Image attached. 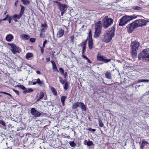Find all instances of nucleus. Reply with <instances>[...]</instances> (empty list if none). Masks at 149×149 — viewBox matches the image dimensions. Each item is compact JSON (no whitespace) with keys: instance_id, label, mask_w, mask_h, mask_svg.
I'll return each mask as SVG.
<instances>
[{"instance_id":"obj_45","label":"nucleus","mask_w":149,"mask_h":149,"mask_svg":"<svg viewBox=\"0 0 149 149\" xmlns=\"http://www.w3.org/2000/svg\"><path fill=\"white\" fill-rule=\"evenodd\" d=\"M59 70L60 72H61V74H63L64 72V70L62 68H60L59 69Z\"/></svg>"},{"instance_id":"obj_11","label":"nucleus","mask_w":149,"mask_h":149,"mask_svg":"<svg viewBox=\"0 0 149 149\" xmlns=\"http://www.w3.org/2000/svg\"><path fill=\"white\" fill-rule=\"evenodd\" d=\"M97 60L100 61H102L105 63L109 62L111 61L110 59H106L104 56H102L100 54H98L97 56Z\"/></svg>"},{"instance_id":"obj_41","label":"nucleus","mask_w":149,"mask_h":149,"mask_svg":"<svg viewBox=\"0 0 149 149\" xmlns=\"http://www.w3.org/2000/svg\"><path fill=\"white\" fill-rule=\"evenodd\" d=\"M18 87L23 90H24L26 89V88L23 86L22 85H20L18 86Z\"/></svg>"},{"instance_id":"obj_36","label":"nucleus","mask_w":149,"mask_h":149,"mask_svg":"<svg viewBox=\"0 0 149 149\" xmlns=\"http://www.w3.org/2000/svg\"><path fill=\"white\" fill-rule=\"evenodd\" d=\"M51 89L53 93H57L55 89L53 87H51Z\"/></svg>"},{"instance_id":"obj_40","label":"nucleus","mask_w":149,"mask_h":149,"mask_svg":"<svg viewBox=\"0 0 149 149\" xmlns=\"http://www.w3.org/2000/svg\"><path fill=\"white\" fill-rule=\"evenodd\" d=\"M10 16L9 15H6V17L4 18L3 19H1V20H2V21H5L6 20H7V19H8L9 18V17Z\"/></svg>"},{"instance_id":"obj_61","label":"nucleus","mask_w":149,"mask_h":149,"mask_svg":"<svg viewBox=\"0 0 149 149\" xmlns=\"http://www.w3.org/2000/svg\"><path fill=\"white\" fill-rule=\"evenodd\" d=\"M0 93H5V92H0Z\"/></svg>"},{"instance_id":"obj_42","label":"nucleus","mask_w":149,"mask_h":149,"mask_svg":"<svg viewBox=\"0 0 149 149\" xmlns=\"http://www.w3.org/2000/svg\"><path fill=\"white\" fill-rule=\"evenodd\" d=\"M0 124L2 125H3L5 126H6V123H5L3 120H0Z\"/></svg>"},{"instance_id":"obj_16","label":"nucleus","mask_w":149,"mask_h":149,"mask_svg":"<svg viewBox=\"0 0 149 149\" xmlns=\"http://www.w3.org/2000/svg\"><path fill=\"white\" fill-rule=\"evenodd\" d=\"M148 143L145 140H143L142 141V144H141V142H139V144L141 147V149H143L144 147L148 144Z\"/></svg>"},{"instance_id":"obj_19","label":"nucleus","mask_w":149,"mask_h":149,"mask_svg":"<svg viewBox=\"0 0 149 149\" xmlns=\"http://www.w3.org/2000/svg\"><path fill=\"white\" fill-rule=\"evenodd\" d=\"M22 15L20 13L18 15L17 14L14 15L13 16V18L15 21L17 22V19H19L21 17Z\"/></svg>"},{"instance_id":"obj_54","label":"nucleus","mask_w":149,"mask_h":149,"mask_svg":"<svg viewBox=\"0 0 149 149\" xmlns=\"http://www.w3.org/2000/svg\"><path fill=\"white\" fill-rule=\"evenodd\" d=\"M86 59L87 60V61L88 62H89V63H91V62L90 61L88 58H86Z\"/></svg>"},{"instance_id":"obj_37","label":"nucleus","mask_w":149,"mask_h":149,"mask_svg":"<svg viewBox=\"0 0 149 149\" xmlns=\"http://www.w3.org/2000/svg\"><path fill=\"white\" fill-rule=\"evenodd\" d=\"M53 2L54 3H56L58 7L60 6V4H61V3L60 2L58 1H57L54 0L53 1Z\"/></svg>"},{"instance_id":"obj_39","label":"nucleus","mask_w":149,"mask_h":149,"mask_svg":"<svg viewBox=\"0 0 149 149\" xmlns=\"http://www.w3.org/2000/svg\"><path fill=\"white\" fill-rule=\"evenodd\" d=\"M68 88V84L67 83H65L64 86V88L65 90H66Z\"/></svg>"},{"instance_id":"obj_27","label":"nucleus","mask_w":149,"mask_h":149,"mask_svg":"<svg viewBox=\"0 0 149 149\" xmlns=\"http://www.w3.org/2000/svg\"><path fill=\"white\" fill-rule=\"evenodd\" d=\"M33 56V54L31 53H27L26 55V57L27 59H28Z\"/></svg>"},{"instance_id":"obj_58","label":"nucleus","mask_w":149,"mask_h":149,"mask_svg":"<svg viewBox=\"0 0 149 149\" xmlns=\"http://www.w3.org/2000/svg\"><path fill=\"white\" fill-rule=\"evenodd\" d=\"M82 57H83L84 58H85V59H86V58H87V57H86V56H84V55H83L82 56Z\"/></svg>"},{"instance_id":"obj_35","label":"nucleus","mask_w":149,"mask_h":149,"mask_svg":"<svg viewBox=\"0 0 149 149\" xmlns=\"http://www.w3.org/2000/svg\"><path fill=\"white\" fill-rule=\"evenodd\" d=\"M59 81H60V82L62 84H64V81L63 80V79L61 77H59Z\"/></svg>"},{"instance_id":"obj_59","label":"nucleus","mask_w":149,"mask_h":149,"mask_svg":"<svg viewBox=\"0 0 149 149\" xmlns=\"http://www.w3.org/2000/svg\"><path fill=\"white\" fill-rule=\"evenodd\" d=\"M18 1H16L15 3V5L16 6L17 5V4L18 3Z\"/></svg>"},{"instance_id":"obj_12","label":"nucleus","mask_w":149,"mask_h":149,"mask_svg":"<svg viewBox=\"0 0 149 149\" xmlns=\"http://www.w3.org/2000/svg\"><path fill=\"white\" fill-rule=\"evenodd\" d=\"M31 114L35 117H39L41 115V113L36 110L34 108H32L30 111Z\"/></svg>"},{"instance_id":"obj_28","label":"nucleus","mask_w":149,"mask_h":149,"mask_svg":"<svg viewBox=\"0 0 149 149\" xmlns=\"http://www.w3.org/2000/svg\"><path fill=\"white\" fill-rule=\"evenodd\" d=\"M33 91V90L31 88H29L28 90H25L23 92V93H29L32 92Z\"/></svg>"},{"instance_id":"obj_48","label":"nucleus","mask_w":149,"mask_h":149,"mask_svg":"<svg viewBox=\"0 0 149 149\" xmlns=\"http://www.w3.org/2000/svg\"><path fill=\"white\" fill-rule=\"evenodd\" d=\"M8 19V20L9 23H10L11 20V17L10 16L9 17V18Z\"/></svg>"},{"instance_id":"obj_53","label":"nucleus","mask_w":149,"mask_h":149,"mask_svg":"<svg viewBox=\"0 0 149 149\" xmlns=\"http://www.w3.org/2000/svg\"><path fill=\"white\" fill-rule=\"evenodd\" d=\"M143 79H141L140 80H139L137 81V82L138 83H140L141 82H142Z\"/></svg>"},{"instance_id":"obj_22","label":"nucleus","mask_w":149,"mask_h":149,"mask_svg":"<svg viewBox=\"0 0 149 149\" xmlns=\"http://www.w3.org/2000/svg\"><path fill=\"white\" fill-rule=\"evenodd\" d=\"M79 106L80 107L81 109H83L84 111H86V109L84 103L82 102H79Z\"/></svg>"},{"instance_id":"obj_33","label":"nucleus","mask_w":149,"mask_h":149,"mask_svg":"<svg viewBox=\"0 0 149 149\" xmlns=\"http://www.w3.org/2000/svg\"><path fill=\"white\" fill-rule=\"evenodd\" d=\"M21 9L20 13L22 15L24 10V7L22 5L21 6Z\"/></svg>"},{"instance_id":"obj_21","label":"nucleus","mask_w":149,"mask_h":149,"mask_svg":"<svg viewBox=\"0 0 149 149\" xmlns=\"http://www.w3.org/2000/svg\"><path fill=\"white\" fill-rule=\"evenodd\" d=\"M51 62L52 63V65L53 69L55 71H57L58 72L55 62L53 61H51Z\"/></svg>"},{"instance_id":"obj_38","label":"nucleus","mask_w":149,"mask_h":149,"mask_svg":"<svg viewBox=\"0 0 149 149\" xmlns=\"http://www.w3.org/2000/svg\"><path fill=\"white\" fill-rule=\"evenodd\" d=\"M99 125L101 127H103L104 126V125L103 123L101 120H100L99 121Z\"/></svg>"},{"instance_id":"obj_6","label":"nucleus","mask_w":149,"mask_h":149,"mask_svg":"<svg viewBox=\"0 0 149 149\" xmlns=\"http://www.w3.org/2000/svg\"><path fill=\"white\" fill-rule=\"evenodd\" d=\"M101 29V22L98 21L96 23L95 27V32L94 37L97 38L100 35V31Z\"/></svg>"},{"instance_id":"obj_30","label":"nucleus","mask_w":149,"mask_h":149,"mask_svg":"<svg viewBox=\"0 0 149 149\" xmlns=\"http://www.w3.org/2000/svg\"><path fill=\"white\" fill-rule=\"evenodd\" d=\"M23 3L25 5L29 4L30 2L28 0H21Z\"/></svg>"},{"instance_id":"obj_20","label":"nucleus","mask_w":149,"mask_h":149,"mask_svg":"<svg viewBox=\"0 0 149 149\" xmlns=\"http://www.w3.org/2000/svg\"><path fill=\"white\" fill-rule=\"evenodd\" d=\"M86 42H83V43H81V45L82 47V53H83L84 52V51L86 50Z\"/></svg>"},{"instance_id":"obj_8","label":"nucleus","mask_w":149,"mask_h":149,"mask_svg":"<svg viewBox=\"0 0 149 149\" xmlns=\"http://www.w3.org/2000/svg\"><path fill=\"white\" fill-rule=\"evenodd\" d=\"M8 44L12 48L11 51L13 54H15L17 52L19 53L20 52L21 49L14 43H8Z\"/></svg>"},{"instance_id":"obj_24","label":"nucleus","mask_w":149,"mask_h":149,"mask_svg":"<svg viewBox=\"0 0 149 149\" xmlns=\"http://www.w3.org/2000/svg\"><path fill=\"white\" fill-rule=\"evenodd\" d=\"M66 98V97L62 96L61 98V101L62 103L63 106L64 105V102L65 99Z\"/></svg>"},{"instance_id":"obj_55","label":"nucleus","mask_w":149,"mask_h":149,"mask_svg":"<svg viewBox=\"0 0 149 149\" xmlns=\"http://www.w3.org/2000/svg\"><path fill=\"white\" fill-rule=\"evenodd\" d=\"M65 11H61V15H63L64 14V13Z\"/></svg>"},{"instance_id":"obj_25","label":"nucleus","mask_w":149,"mask_h":149,"mask_svg":"<svg viewBox=\"0 0 149 149\" xmlns=\"http://www.w3.org/2000/svg\"><path fill=\"white\" fill-rule=\"evenodd\" d=\"M105 75L107 78L109 79L111 78V74L110 72H107L105 74Z\"/></svg>"},{"instance_id":"obj_26","label":"nucleus","mask_w":149,"mask_h":149,"mask_svg":"<svg viewBox=\"0 0 149 149\" xmlns=\"http://www.w3.org/2000/svg\"><path fill=\"white\" fill-rule=\"evenodd\" d=\"M37 84L40 86H42L43 83L42 81H41L39 78L37 79Z\"/></svg>"},{"instance_id":"obj_5","label":"nucleus","mask_w":149,"mask_h":149,"mask_svg":"<svg viewBox=\"0 0 149 149\" xmlns=\"http://www.w3.org/2000/svg\"><path fill=\"white\" fill-rule=\"evenodd\" d=\"M103 22V26L104 28L106 29L112 24L113 20L111 18H109L108 16H106L104 18Z\"/></svg>"},{"instance_id":"obj_31","label":"nucleus","mask_w":149,"mask_h":149,"mask_svg":"<svg viewBox=\"0 0 149 149\" xmlns=\"http://www.w3.org/2000/svg\"><path fill=\"white\" fill-rule=\"evenodd\" d=\"M132 8L134 10H140L142 9L141 8V7L136 6H133Z\"/></svg>"},{"instance_id":"obj_62","label":"nucleus","mask_w":149,"mask_h":149,"mask_svg":"<svg viewBox=\"0 0 149 149\" xmlns=\"http://www.w3.org/2000/svg\"><path fill=\"white\" fill-rule=\"evenodd\" d=\"M6 13H7V12H5V13H4V15H6Z\"/></svg>"},{"instance_id":"obj_18","label":"nucleus","mask_w":149,"mask_h":149,"mask_svg":"<svg viewBox=\"0 0 149 149\" xmlns=\"http://www.w3.org/2000/svg\"><path fill=\"white\" fill-rule=\"evenodd\" d=\"M20 38L23 40H27L29 39V36L26 34H22L20 35Z\"/></svg>"},{"instance_id":"obj_63","label":"nucleus","mask_w":149,"mask_h":149,"mask_svg":"<svg viewBox=\"0 0 149 149\" xmlns=\"http://www.w3.org/2000/svg\"><path fill=\"white\" fill-rule=\"evenodd\" d=\"M54 94V95H57V94H56V93Z\"/></svg>"},{"instance_id":"obj_13","label":"nucleus","mask_w":149,"mask_h":149,"mask_svg":"<svg viewBox=\"0 0 149 149\" xmlns=\"http://www.w3.org/2000/svg\"><path fill=\"white\" fill-rule=\"evenodd\" d=\"M58 7L61 11H66L68 8L67 5L61 3Z\"/></svg>"},{"instance_id":"obj_9","label":"nucleus","mask_w":149,"mask_h":149,"mask_svg":"<svg viewBox=\"0 0 149 149\" xmlns=\"http://www.w3.org/2000/svg\"><path fill=\"white\" fill-rule=\"evenodd\" d=\"M87 40L88 41V45L89 49H91L93 48V40L92 38L91 31V30H89L88 33V36L87 38Z\"/></svg>"},{"instance_id":"obj_46","label":"nucleus","mask_w":149,"mask_h":149,"mask_svg":"<svg viewBox=\"0 0 149 149\" xmlns=\"http://www.w3.org/2000/svg\"><path fill=\"white\" fill-rule=\"evenodd\" d=\"M33 82L32 84L33 85H36L37 83V79H34L33 81Z\"/></svg>"},{"instance_id":"obj_47","label":"nucleus","mask_w":149,"mask_h":149,"mask_svg":"<svg viewBox=\"0 0 149 149\" xmlns=\"http://www.w3.org/2000/svg\"><path fill=\"white\" fill-rule=\"evenodd\" d=\"M149 82V80L143 79L142 82L148 83Z\"/></svg>"},{"instance_id":"obj_15","label":"nucleus","mask_w":149,"mask_h":149,"mask_svg":"<svg viewBox=\"0 0 149 149\" xmlns=\"http://www.w3.org/2000/svg\"><path fill=\"white\" fill-rule=\"evenodd\" d=\"M64 31L62 29H58L57 33V36L58 38H60L62 37L63 35Z\"/></svg>"},{"instance_id":"obj_57","label":"nucleus","mask_w":149,"mask_h":149,"mask_svg":"<svg viewBox=\"0 0 149 149\" xmlns=\"http://www.w3.org/2000/svg\"><path fill=\"white\" fill-rule=\"evenodd\" d=\"M36 73L38 74H40V71H37L36 72Z\"/></svg>"},{"instance_id":"obj_32","label":"nucleus","mask_w":149,"mask_h":149,"mask_svg":"<svg viewBox=\"0 0 149 149\" xmlns=\"http://www.w3.org/2000/svg\"><path fill=\"white\" fill-rule=\"evenodd\" d=\"M69 144L72 147H74L76 145V144L74 143V141H70L69 142Z\"/></svg>"},{"instance_id":"obj_60","label":"nucleus","mask_w":149,"mask_h":149,"mask_svg":"<svg viewBox=\"0 0 149 149\" xmlns=\"http://www.w3.org/2000/svg\"><path fill=\"white\" fill-rule=\"evenodd\" d=\"M6 94L8 95V96L12 97V96L10 94L8 93V94Z\"/></svg>"},{"instance_id":"obj_7","label":"nucleus","mask_w":149,"mask_h":149,"mask_svg":"<svg viewBox=\"0 0 149 149\" xmlns=\"http://www.w3.org/2000/svg\"><path fill=\"white\" fill-rule=\"evenodd\" d=\"M137 27L145 26L148 21L144 19H139L134 22Z\"/></svg>"},{"instance_id":"obj_44","label":"nucleus","mask_w":149,"mask_h":149,"mask_svg":"<svg viewBox=\"0 0 149 149\" xmlns=\"http://www.w3.org/2000/svg\"><path fill=\"white\" fill-rule=\"evenodd\" d=\"M30 41L32 42H34L35 41L36 39L34 38H31L30 39Z\"/></svg>"},{"instance_id":"obj_2","label":"nucleus","mask_w":149,"mask_h":149,"mask_svg":"<svg viewBox=\"0 0 149 149\" xmlns=\"http://www.w3.org/2000/svg\"><path fill=\"white\" fill-rule=\"evenodd\" d=\"M139 15H125L120 19L119 25L123 26L126 24L130 21L137 18Z\"/></svg>"},{"instance_id":"obj_52","label":"nucleus","mask_w":149,"mask_h":149,"mask_svg":"<svg viewBox=\"0 0 149 149\" xmlns=\"http://www.w3.org/2000/svg\"><path fill=\"white\" fill-rule=\"evenodd\" d=\"M42 32H41L40 34V36L41 38H43L44 36H42Z\"/></svg>"},{"instance_id":"obj_34","label":"nucleus","mask_w":149,"mask_h":149,"mask_svg":"<svg viewBox=\"0 0 149 149\" xmlns=\"http://www.w3.org/2000/svg\"><path fill=\"white\" fill-rule=\"evenodd\" d=\"M86 143L88 146H90L93 144V142L91 141L87 142Z\"/></svg>"},{"instance_id":"obj_51","label":"nucleus","mask_w":149,"mask_h":149,"mask_svg":"<svg viewBox=\"0 0 149 149\" xmlns=\"http://www.w3.org/2000/svg\"><path fill=\"white\" fill-rule=\"evenodd\" d=\"M40 48L41 49V51L42 53H43L44 49L43 48H42V47H40Z\"/></svg>"},{"instance_id":"obj_50","label":"nucleus","mask_w":149,"mask_h":149,"mask_svg":"<svg viewBox=\"0 0 149 149\" xmlns=\"http://www.w3.org/2000/svg\"><path fill=\"white\" fill-rule=\"evenodd\" d=\"M47 42V40H45L44 42H43V47H45V44Z\"/></svg>"},{"instance_id":"obj_17","label":"nucleus","mask_w":149,"mask_h":149,"mask_svg":"<svg viewBox=\"0 0 149 149\" xmlns=\"http://www.w3.org/2000/svg\"><path fill=\"white\" fill-rule=\"evenodd\" d=\"M13 36L11 34H9L7 35L6 37V40L8 42H10L13 38Z\"/></svg>"},{"instance_id":"obj_49","label":"nucleus","mask_w":149,"mask_h":149,"mask_svg":"<svg viewBox=\"0 0 149 149\" xmlns=\"http://www.w3.org/2000/svg\"><path fill=\"white\" fill-rule=\"evenodd\" d=\"M66 73H67V72H65V73L63 72V74H62L64 76V78H65L66 77V76H67Z\"/></svg>"},{"instance_id":"obj_64","label":"nucleus","mask_w":149,"mask_h":149,"mask_svg":"<svg viewBox=\"0 0 149 149\" xmlns=\"http://www.w3.org/2000/svg\"><path fill=\"white\" fill-rule=\"evenodd\" d=\"M71 38H72H72H73V37H71Z\"/></svg>"},{"instance_id":"obj_56","label":"nucleus","mask_w":149,"mask_h":149,"mask_svg":"<svg viewBox=\"0 0 149 149\" xmlns=\"http://www.w3.org/2000/svg\"><path fill=\"white\" fill-rule=\"evenodd\" d=\"M46 61H47V62H48L50 60V59H49V58H46Z\"/></svg>"},{"instance_id":"obj_29","label":"nucleus","mask_w":149,"mask_h":149,"mask_svg":"<svg viewBox=\"0 0 149 149\" xmlns=\"http://www.w3.org/2000/svg\"><path fill=\"white\" fill-rule=\"evenodd\" d=\"M44 96V94H40L39 95H38V97L37 99V101H38L40 100L41 99L43 98Z\"/></svg>"},{"instance_id":"obj_4","label":"nucleus","mask_w":149,"mask_h":149,"mask_svg":"<svg viewBox=\"0 0 149 149\" xmlns=\"http://www.w3.org/2000/svg\"><path fill=\"white\" fill-rule=\"evenodd\" d=\"M140 45L139 42L134 41L132 42L131 45V52L132 55L135 56L136 55L137 51Z\"/></svg>"},{"instance_id":"obj_3","label":"nucleus","mask_w":149,"mask_h":149,"mask_svg":"<svg viewBox=\"0 0 149 149\" xmlns=\"http://www.w3.org/2000/svg\"><path fill=\"white\" fill-rule=\"evenodd\" d=\"M139 60L142 58L147 61H149V49L143 50L138 56Z\"/></svg>"},{"instance_id":"obj_1","label":"nucleus","mask_w":149,"mask_h":149,"mask_svg":"<svg viewBox=\"0 0 149 149\" xmlns=\"http://www.w3.org/2000/svg\"><path fill=\"white\" fill-rule=\"evenodd\" d=\"M115 30V27L112 26L111 29H109L105 32L104 39V42H109L111 41L114 36Z\"/></svg>"},{"instance_id":"obj_43","label":"nucleus","mask_w":149,"mask_h":149,"mask_svg":"<svg viewBox=\"0 0 149 149\" xmlns=\"http://www.w3.org/2000/svg\"><path fill=\"white\" fill-rule=\"evenodd\" d=\"M88 130L90 132H92V133H93L95 131V129H93L91 128H89Z\"/></svg>"},{"instance_id":"obj_23","label":"nucleus","mask_w":149,"mask_h":149,"mask_svg":"<svg viewBox=\"0 0 149 149\" xmlns=\"http://www.w3.org/2000/svg\"><path fill=\"white\" fill-rule=\"evenodd\" d=\"M80 102H77L72 104V108L73 109H76L79 106Z\"/></svg>"},{"instance_id":"obj_10","label":"nucleus","mask_w":149,"mask_h":149,"mask_svg":"<svg viewBox=\"0 0 149 149\" xmlns=\"http://www.w3.org/2000/svg\"><path fill=\"white\" fill-rule=\"evenodd\" d=\"M136 28L134 22H133L128 25L127 27L128 32L129 33H131Z\"/></svg>"},{"instance_id":"obj_14","label":"nucleus","mask_w":149,"mask_h":149,"mask_svg":"<svg viewBox=\"0 0 149 149\" xmlns=\"http://www.w3.org/2000/svg\"><path fill=\"white\" fill-rule=\"evenodd\" d=\"M41 27L40 31L41 32H44L47 29V26L46 24L45 23H44L41 24Z\"/></svg>"}]
</instances>
